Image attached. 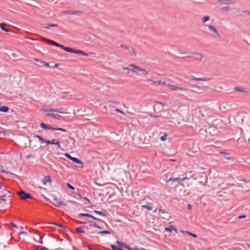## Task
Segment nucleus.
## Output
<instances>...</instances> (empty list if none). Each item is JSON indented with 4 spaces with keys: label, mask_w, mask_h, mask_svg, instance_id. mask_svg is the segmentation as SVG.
Returning <instances> with one entry per match:
<instances>
[{
    "label": "nucleus",
    "mask_w": 250,
    "mask_h": 250,
    "mask_svg": "<svg viewBox=\"0 0 250 250\" xmlns=\"http://www.w3.org/2000/svg\"><path fill=\"white\" fill-rule=\"evenodd\" d=\"M116 243L118 245L114 244L111 245L113 250H125L124 249L127 250H141L137 247L132 248L129 245L121 241H117Z\"/></svg>",
    "instance_id": "obj_1"
},
{
    "label": "nucleus",
    "mask_w": 250,
    "mask_h": 250,
    "mask_svg": "<svg viewBox=\"0 0 250 250\" xmlns=\"http://www.w3.org/2000/svg\"><path fill=\"white\" fill-rule=\"evenodd\" d=\"M42 40L50 45L60 47L65 51L66 47L64 46L63 45L61 44L54 41L45 38H42Z\"/></svg>",
    "instance_id": "obj_2"
},
{
    "label": "nucleus",
    "mask_w": 250,
    "mask_h": 250,
    "mask_svg": "<svg viewBox=\"0 0 250 250\" xmlns=\"http://www.w3.org/2000/svg\"><path fill=\"white\" fill-rule=\"evenodd\" d=\"M17 194L22 200H27L32 198V195L25 190L21 189L17 192Z\"/></svg>",
    "instance_id": "obj_3"
},
{
    "label": "nucleus",
    "mask_w": 250,
    "mask_h": 250,
    "mask_svg": "<svg viewBox=\"0 0 250 250\" xmlns=\"http://www.w3.org/2000/svg\"><path fill=\"white\" fill-rule=\"evenodd\" d=\"M78 216L80 217H88V218H90V219H92L94 220L97 221L99 222H104V221L102 219L98 218H96V217H94V216H93L90 214H88V213H81L79 214Z\"/></svg>",
    "instance_id": "obj_4"
},
{
    "label": "nucleus",
    "mask_w": 250,
    "mask_h": 250,
    "mask_svg": "<svg viewBox=\"0 0 250 250\" xmlns=\"http://www.w3.org/2000/svg\"><path fill=\"white\" fill-rule=\"evenodd\" d=\"M188 179L189 178H187V177H185L184 178H180V177H177V178H171L167 181V183H168L170 182H171L172 183H173L175 182H179L180 181H184L186 179Z\"/></svg>",
    "instance_id": "obj_5"
},
{
    "label": "nucleus",
    "mask_w": 250,
    "mask_h": 250,
    "mask_svg": "<svg viewBox=\"0 0 250 250\" xmlns=\"http://www.w3.org/2000/svg\"><path fill=\"white\" fill-rule=\"evenodd\" d=\"M53 204L57 207H60L61 206H66V204L64 202L58 201L55 197H54Z\"/></svg>",
    "instance_id": "obj_6"
},
{
    "label": "nucleus",
    "mask_w": 250,
    "mask_h": 250,
    "mask_svg": "<svg viewBox=\"0 0 250 250\" xmlns=\"http://www.w3.org/2000/svg\"><path fill=\"white\" fill-rule=\"evenodd\" d=\"M86 229L87 230H89V228L86 226H81L76 229V231L78 233H84L85 231L84 229Z\"/></svg>",
    "instance_id": "obj_7"
},
{
    "label": "nucleus",
    "mask_w": 250,
    "mask_h": 250,
    "mask_svg": "<svg viewBox=\"0 0 250 250\" xmlns=\"http://www.w3.org/2000/svg\"><path fill=\"white\" fill-rule=\"evenodd\" d=\"M40 126L41 127V128H42V129L45 130H54V127L49 125H47L45 123H41L40 124Z\"/></svg>",
    "instance_id": "obj_8"
},
{
    "label": "nucleus",
    "mask_w": 250,
    "mask_h": 250,
    "mask_svg": "<svg viewBox=\"0 0 250 250\" xmlns=\"http://www.w3.org/2000/svg\"><path fill=\"white\" fill-rule=\"evenodd\" d=\"M168 87L172 90H182V91H187V89H186L185 88L179 87V86H176V85H174L173 84H168Z\"/></svg>",
    "instance_id": "obj_9"
},
{
    "label": "nucleus",
    "mask_w": 250,
    "mask_h": 250,
    "mask_svg": "<svg viewBox=\"0 0 250 250\" xmlns=\"http://www.w3.org/2000/svg\"><path fill=\"white\" fill-rule=\"evenodd\" d=\"M87 223L89 224V226L90 227H94L96 228L99 229H102V228L100 226L98 225L96 222L93 221H88Z\"/></svg>",
    "instance_id": "obj_10"
},
{
    "label": "nucleus",
    "mask_w": 250,
    "mask_h": 250,
    "mask_svg": "<svg viewBox=\"0 0 250 250\" xmlns=\"http://www.w3.org/2000/svg\"><path fill=\"white\" fill-rule=\"evenodd\" d=\"M165 230L168 232H171L172 231H174L176 233L178 232L177 229L173 225H170L168 227L166 228Z\"/></svg>",
    "instance_id": "obj_11"
},
{
    "label": "nucleus",
    "mask_w": 250,
    "mask_h": 250,
    "mask_svg": "<svg viewBox=\"0 0 250 250\" xmlns=\"http://www.w3.org/2000/svg\"><path fill=\"white\" fill-rule=\"evenodd\" d=\"M33 137L34 138H37L39 141L41 143H46V140L44 139H43L42 137H41V136H40L38 134H37L36 133H33Z\"/></svg>",
    "instance_id": "obj_12"
},
{
    "label": "nucleus",
    "mask_w": 250,
    "mask_h": 250,
    "mask_svg": "<svg viewBox=\"0 0 250 250\" xmlns=\"http://www.w3.org/2000/svg\"><path fill=\"white\" fill-rule=\"evenodd\" d=\"M71 161L79 165H80L81 167H83V162L81 160L78 159L77 158L73 157Z\"/></svg>",
    "instance_id": "obj_13"
},
{
    "label": "nucleus",
    "mask_w": 250,
    "mask_h": 250,
    "mask_svg": "<svg viewBox=\"0 0 250 250\" xmlns=\"http://www.w3.org/2000/svg\"><path fill=\"white\" fill-rule=\"evenodd\" d=\"M193 54L195 56L193 58H194L195 59L200 60L201 61L203 58L204 57V55L198 52H194L193 53Z\"/></svg>",
    "instance_id": "obj_14"
},
{
    "label": "nucleus",
    "mask_w": 250,
    "mask_h": 250,
    "mask_svg": "<svg viewBox=\"0 0 250 250\" xmlns=\"http://www.w3.org/2000/svg\"><path fill=\"white\" fill-rule=\"evenodd\" d=\"M46 116L47 117H52L54 119H56L57 120H60L62 118V116L61 115L53 113H47L46 114Z\"/></svg>",
    "instance_id": "obj_15"
},
{
    "label": "nucleus",
    "mask_w": 250,
    "mask_h": 250,
    "mask_svg": "<svg viewBox=\"0 0 250 250\" xmlns=\"http://www.w3.org/2000/svg\"><path fill=\"white\" fill-rule=\"evenodd\" d=\"M208 27L210 31L214 33L217 36H220V34L215 27L211 25H208Z\"/></svg>",
    "instance_id": "obj_16"
},
{
    "label": "nucleus",
    "mask_w": 250,
    "mask_h": 250,
    "mask_svg": "<svg viewBox=\"0 0 250 250\" xmlns=\"http://www.w3.org/2000/svg\"><path fill=\"white\" fill-rule=\"evenodd\" d=\"M217 1L222 4H230L234 3L231 0H217Z\"/></svg>",
    "instance_id": "obj_17"
},
{
    "label": "nucleus",
    "mask_w": 250,
    "mask_h": 250,
    "mask_svg": "<svg viewBox=\"0 0 250 250\" xmlns=\"http://www.w3.org/2000/svg\"><path fill=\"white\" fill-rule=\"evenodd\" d=\"M97 231H91V230H88L86 232V234L90 235V237H92V238H96L97 239L98 238V237L96 235V234H97Z\"/></svg>",
    "instance_id": "obj_18"
},
{
    "label": "nucleus",
    "mask_w": 250,
    "mask_h": 250,
    "mask_svg": "<svg viewBox=\"0 0 250 250\" xmlns=\"http://www.w3.org/2000/svg\"><path fill=\"white\" fill-rule=\"evenodd\" d=\"M9 110V108L5 105L0 106V112L2 113H7Z\"/></svg>",
    "instance_id": "obj_19"
},
{
    "label": "nucleus",
    "mask_w": 250,
    "mask_h": 250,
    "mask_svg": "<svg viewBox=\"0 0 250 250\" xmlns=\"http://www.w3.org/2000/svg\"><path fill=\"white\" fill-rule=\"evenodd\" d=\"M45 224H49V225H54L55 226L59 227V228L63 229H65V227L64 226H63V225H62L61 224H59V223H57L56 222H46V223H45Z\"/></svg>",
    "instance_id": "obj_20"
},
{
    "label": "nucleus",
    "mask_w": 250,
    "mask_h": 250,
    "mask_svg": "<svg viewBox=\"0 0 250 250\" xmlns=\"http://www.w3.org/2000/svg\"><path fill=\"white\" fill-rule=\"evenodd\" d=\"M42 181L43 185H45L47 182H51V179L50 176H46Z\"/></svg>",
    "instance_id": "obj_21"
},
{
    "label": "nucleus",
    "mask_w": 250,
    "mask_h": 250,
    "mask_svg": "<svg viewBox=\"0 0 250 250\" xmlns=\"http://www.w3.org/2000/svg\"><path fill=\"white\" fill-rule=\"evenodd\" d=\"M191 80H193V81H208L209 80V79L203 78H195L193 76H192Z\"/></svg>",
    "instance_id": "obj_22"
},
{
    "label": "nucleus",
    "mask_w": 250,
    "mask_h": 250,
    "mask_svg": "<svg viewBox=\"0 0 250 250\" xmlns=\"http://www.w3.org/2000/svg\"><path fill=\"white\" fill-rule=\"evenodd\" d=\"M57 141L56 139H52L51 140H46V144L47 145H56Z\"/></svg>",
    "instance_id": "obj_23"
},
{
    "label": "nucleus",
    "mask_w": 250,
    "mask_h": 250,
    "mask_svg": "<svg viewBox=\"0 0 250 250\" xmlns=\"http://www.w3.org/2000/svg\"><path fill=\"white\" fill-rule=\"evenodd\" d=\"M5 23H0V28L2 30H3V31H4L5 32H9L10 30L8 29L5 28Z\"/></svg>",
    "instance_id": "obj_24"
},
{
    "label": "nucleus",
    "mask_w": 250,
    "mask_h": 250,
    "mask_svg": "<svg viewBox=\"0 0 250 250\" xmlns=\"http://www.w3.org/2000/svg\"><path fill=\"white\" fill-rule=\"evenodd\" d=\"M97 234H102V235H103V234H112V231H109V230H103V231H97Z\"/></svg>",
    "instance_id": "obj_25"
},
{
    "label": "nucleus",
    "mask_w": 250,
    "mask_h": 250,
    "mask_svg": "<svg viewBox=\"0 0 250 250\" xmlns=\"http://www.w3.org/2000/svg\"><path fill=\"white\" fill-rule=\"evenodd\" d=\"M76 50L77 49H75L71 48V47H66L65 51L67 52L75 54V53L76 52Z\"/></svg>",
    "instance_id": "obj_26"
},
{
    "label": "nucleus",
    "mask_w": 250,
    "mask_h": 250,
    "mask_svg": "<svg viewBox=\"0 0 250 250\" xmlns=\"http://www.w3.org/2000/svg\"><path fill=\"white\" fill-rule=\"evenodd\" d=\"M93 212L97 214H98L100 216H104V217H107V214L104 213L103 211H99V210H94L93 211Z\"/></svg>",
    "instance_id": "obj_27"
},
{
    "label": "nucleus",
    "mask_w": 250,
    "mask_h": 250,
    "mask_svg": "<svg viewBox=\"0 0 250 250\" xmlns=\"http://www.w3.org/2000/svg\"><path fill=\"white\" fill-rule=\"evenodd\" d=\"M58 26V25L57 24H54V23H48L47 24V26H45L44 28L45 29H49L50 27H57Z\"/></svg>",
    "instance_id": "obj_28"
},
{
    "label": "nucleus",
    "mask_w": 250,
    "mask_h": 250,
    "mask_svg": "<svg viewBox=\"0 0 250 250\" xmlns=\"http://www.w3.org/2000/svg\"><path fill=\"white\" fill-rule=\"evenodd\" d=\"M63 14L74 15V11L65 10L62 12Z\"/></svg>",
    "instance_id": "obj_29"
},
{
    "label": "nucleus",
    "mask_w": 250,
    "mask_h": 250,
    "mask_svg": "<svg viewBox=\"0 0 250 250\" xmlns=\"http://www.w3.org/2000/svg\"><path fill=\"white\" fill-rule=\"evenodd\" d=\"M65 109H63V108H62L56 109V112L61 113V114L65 113L66 112L65 111Z\"/></svg>",
    "instance_id": "obj_30"
},
{
    "label": "nucleus",
    "mask_w": 250,
    "mask_h": 250,
    "mask_svg": "<svg viewBox=\"0 0 250 250\" xmlns=\"http://www.w3.org/2000/svg\"><path fill=\"white\" fill-rule=\"evenodd\" d=\"M0 171L2 173H6V174H12L11 173L5 171L3 169V167L2 165H0Z\"/></svg>",
    "instance_id": "obj_31"
},
{
    "label": "nucleus",
    "mask_w": 250,
    "mask_h": 250,
    "mask_svg": "<svg viewBox=\"0 0 250 250\" xmlns=\"http://www.w3.org/2000/svg\"><path fill=\"white\" fill-rule=\"evenodd\" d=\"M142 206L143 208H146L148 211L152 209V207L148 205H143Z\"/></svg>",
    "instance_id": "obj_32"
},
{
    "label": "nucleus",
    "mask_w": 250,
    "mask_h": 250,
    "mask_svg": "<svg viewBox=\"0 0 250 250\" xmlns=\"http://www.w3.org/2000/svg\"><path fill=\"white\" fill-rule=\"evenodd\" d=\"M234 90L235 91H239V92H247L244 89L241 88L239 87H234Z\"/></svg>",
    "instance_id": "obj_33"
},
{
    "label": "nucleus",
    "mask_w": 250,
    "mask_h": 250,
    "mask_svg": "<svg viewBox=\"0 0 250 250\" xmlns=\"http://www.w3.org/2000/svg\"><path fill=\"white\" fill-rule=\"evenodd\" d=\"M76 54H81L83 56H87V54L84 52L83 51L80 50H76V52L75 53Z\"/></svg>",
    "instance_id": "obj_34"
},
{
    "label": "nucleus",
    "mask_w": 250,
    "mask_h": 250,
    "mask_svg": "<svg viewBox=\"0 0 250 250\" xmlns=\"http://www.w3.org/2000/svg\"><path fill=\"white\" fill-rule=\"evenodd\" d=\"M54 130L55 131V130H59V131H61L62 132H68V131L63 128H61V127H54Z\"/></svg>",
    "instance_id": "obj_35"
},
{
    "label": "nucleus",
    "mask_w": 250,
    "mask_h": 250,
    "mask_svg": "<svg viewBox=\"0 0 250 250\" xmlns=\"http://www.w3.org/2000/svg\"><path fill=\"white\" fill-rule=\"evenodd\" d=\"M210 17L209 16H206L203 17L202 19V22L203 23H205L206 22L208 21L209 20Z\"/></svg>",
    "instance_id": "obj_36"
},
{
    "label": "nucleus",
    "mask_w": 250,
    "mask_h": 250,
    "mask_svg": "<svg viewBox=\"0 0 250 250\" xmlns=\"http://www.w3.org/2000/svg\"><path fill=\"white\" fill-rule=\"evenodd\" d=\"M83 13V12L81 11H74V15H77L78 16H81V15Z\"/></svg>",
    "instance_id": "obj_37"
},
{
    "label": "nucleus",
    "mask_w": 250,
    "mask_h": 250,
    "mask_svg": "<svg viewBox=\"0 0 250 250\" xmlns=\"http://www.w3.org/2000/svg\"><path fill=\"white\" fill-rule=\"evenodd\" d=\"M124 70H130L132 72L134 73H136V74H137L138 75H139L138 74V72H137L136 71L133 70V69H130L127 67H124L123 68Z\"/></svg>",
    "instance_id": "obj_38"
},
{
    "label": "nucleus",
    "mask_w": 250,
    "mask_h": 250,
    "mask_svg": "<svg viewBox=\"0 0 250 250\" xmlns=\"http://www.w3.org/2000/svg\"><path fill=\"white\" fill-rule=\"evenodd\" d=\"M154 83H157L158 84L166 85V83L162 81H154Z\"/></svg>",
    "instance_id": "obj_39"
},
{
    "label": "nucleus",
    "mask_w": 250,
    "mask_h": 250,
    "mask_svg": "<svg viewBox=\"0 0 250 250\" xmlns=\"http://www.w3.org/2000/svg\"><path fill=\"white\" fill-rule=\"evenodd\" d=\"M167 136V134L165 133L164 135L160 137V139L162 141H165L166 140V137Z\"/></svg>",
    "instance_id": "obj_40"
},
{
    "label": "nucleus",
    "mask_w": 250,
    "mask_h": 250,
    "mask_svg": "<svg viewBox=\"0 0 250 250\" xmlns=\"http://www.w3.org/2000/svg\"><path fill=\"white\" fill-rule=\"evenodd\" d=\"M66 185L68 188H70L71 190H74L75 189L74 187L72 186L70 184L67 183Z\"/></svg>",
    "instance_id": "obj_41"
},
{
    "label": "nucleus",
    "mask_w": 250,
    "mask_h": 250,
    "mask_svg": "<svg viewBox=\"0 0 250 250\" xmlns=\"http://www.w3.org/2000/svg\"><path fill=\"white\" fill-rule=\"evenodd\" d=\"M129 67H133L134 68V69L138 70L139 69V67L137 65H136L135 64H130L129 65Z\"/></svg>",
    "instance_id": "obj_42"
},
{
    "label": "nucleus",
    "mask_w": 250,
    "mask_h": 250,
    "mask_svg": "<svg viewBox=\"0 0 250 250\" xmlns=\"http://www.w3.org/2000/svg\"><path fill=\"white\" fill-rule=\"evenodd\" d=\"M139 70V71H142V72H143V73H144V74L145 75H147V74H148V71H146V69H142V68H141L139 67V70Z\"/></svg>",
    "instance_id": "obj_43"
},
{
    "label": "nucleus",
    "mask_w": 250,
    "mask_h": 250,
    "mask_svg": "<svg viewBox=\"0 0 250 250\" xmlns=\"http://www.w3.org/2000/svg\"><path fill=\"white\" fill-rule=\"evenodd\" d=\"M108 102L110 103H113L116 104H120V102L118 101H113V100H109Z\"/></svg>",
    "instance_id": "obj_44"
},
{
    "label": "nucleus",
    "mask_w": 250,
    "mask_h": 250,
    "mask_svg": "<svg viewBox=\"0 0 250 250\" xmlns=\"http://www.w3.org/2000/svg\"><path fill=\"white\" fill-rule=\"evenodd\" d=\"M222 10H224L226 12H228L229 10H230V7L229 6H225L221 9Z\"/></svg>",
    "instance_id": "obj_45"
},
{
    "label": "nucleus",
    "mask_w": 250,
    "mask_h": 250,
    "mask_svg": "<svg viewBox=\"0 0 250 250\" xmlns=\"http://www.w3.org/2000/svg\"><path fill=\"white\" fill-rule=\"evenodd\" d=\"M6 196H7L6 194H3L2 195L0 196V200L2 201H5V198L6 197Z\"/></svg>",
    "instance_id": "obj_46"
},
{
    "label": "nucleus",
    "mask_w": 250,
    "mask_h": 250,
    "mask_svg": "<svg viewBox=\"0 0 250 250\" xmlns=\"http://www.w3.org/2000/svg\"><path fill=\"white\" fill-rule=\"evenodd\" d=\"M56 146H57L60 149L62 150H64V149L62 148V147L61 146L60 143L59 141H57V143L56 144Z\"/></svg>",
    "instance_id": "obj_47"
},
{
    "label": "nucleus",
    "mask_w": 250,
    "mask_h": 250,
    "mask_svg": "<svg viewBox=\"0 0 250 250\" xmlns=\"http://www.w3.org/2000/svg\"><path fill=\"white\" fill-rule=\"evenodd\" d=\"M64 156L67 157L68 159H69L70 160H71L72 159V158H73L72 156H71L68 153H64Z\"/></svg>",
    "instance_id": "obj_48"
},
{
    "label": "nucleus",
    "mask_w": 250,
    "mask_h": 250,
    "mask_svg": "<svg viewBox=\"0 0 250 250\" xmlns=\"http://www.w3.org/2000/svg\"><path fill=\"white\" fill-rule=\"evenodd\" d=\"M120 46L122 48H125L126 49H127L128 50H130V47L128 46H126V45H125L123 44H121L120 45Z\"/></svg>",
    "instance_id": "obj_49"
},
{
    "label": "nucleus",
    "mask_w": 250,
    "mask_h": 250,
    "mask_svg": "<svg viewBox=\"0 0 250 250\" xmlns=\"http://www.w3.org/2000/svg\"><path fill=\"white\" fill-rule=\"evenodd\" d=\"M40 62L41 63H42L45 66H47V67H49V64L48 62H44L43 61H40Z\"/></svg>",
    "instance_id": "obj_50"
},
{
    "label": "nucleus",
    "mask_w": 250,
    "mask_h": 250,
    "mask_svg": "<svg viewBox=\"0 0 250 250\" xmlns=\"http://www.w3.org/2000/svg\"><path fill=\"white\" fill-rule=\"evenodd\" d=\"M115 111H116L117 112H119L122 114H125V112L124 111H123L122 110H120V109L119 108H116L115 110Z\"/></svg>",
    "instance_id": "obj_51"
},
{
    "label": "nucleus",
    "mask_w": 250,
    "mask_h": 250,
    "mask_svg": "<svg viewBox=\"0 0 250 250\" xmlns=\"http://www.w3.org/2000/svg\"><path fill=\"white\" fill-rule=\"evenodd\" d=\"M149 116L150 117H151L152 118H159V117H161L162 116L161 115L157 116V115H152L151 114H150Z\"/></svg>",
    "instance_id": "obj_52"
},
{
    "label": "nucleus",
    "mask_w": 250,
    "mask_h": 250,
    "mask_svg": "<svg viewBox=\"0 0 250 250\" xmlns=\"http://www.w3.org/2000/svg\"><path fill=\"white\" fill-rule=\"evenodd\" d=\"M128 51H130V52H132L133 53V54H134L135 56H136V51H135V50L134 49V48H132V47H130V50H128Z\"/></svg>",
    "instance_id": "obj_53"
},
{
    "label": "nucleus",
    "mask_w": 250,
    "mask_h": 250,
    "mask_svg": "<svg viewBox=\"0 0 250 250\" xmlns=\"http://www.w3.org/2000/svg\"><path fill=\"white\" fill-rule=\"evenodd\" d=\"M188 234H189V235L191 236L192 237H193L194 238H196L197 237V234H196L195 233H193L192 232H188Z\"/></svg>",
    "instance_id": "obj_54"
},
{
    "label": "nucleus",
    "mask_w": 250,
    "mask_h": 250,
    "mask_svg": "<svg viewBox=\"0 0 250 250\" xmlns=\"http://www.w3.org/2000/svg\"><path fill=\"white\" fill-rule=\"evenodd\" d=\"M225 159L227 160H233L234 158L232 157L225 156Z\"/></svg>",
    "instance_id": "obj_55"
},
{
    "label": "nucleus",
    "mask_w": 250,
    "mask_h": 250,
    "mask_svg": "<svg viewBox=\"0 0 250 250\" xmlns=\"http://www.w3.org/2000/svg\"><path fill=\"white\" fill-rule=\"evenodd\" d=\"M246 217V216L245 215H240L239 216H238L237 217V219H244Z\"/></svg>",
    "instance_id": "obj_56"
},
{
    "label": "nucleus",
    "mask_w": 250,
    "mask_h": 250,
    "mask_svg": "<svg viewBox=\"0 0 250 250\" xmlns=\"http://www.w3.org/2000/svg\"><path fill=\"white\" fill-rule=\"evenodd\" d=\"M7 192L8 193V196L9 197V198H11L13 197V194L9 190H7Z\"/></svg>",
    "instance_id": "obj_57"
},
{
    "label": "nucleus",
    "mask_w": 250,
    "mask_h": 250,
    "mask_svg": "<svg viewBox=\"0 0 250 250\" xmlns=\"http://www.w3.org/2000/svg\"><path fill=\"white\" fill-rule=\"evenodd\" d=\"M26 158L27 159H29V158H34L35 157V156L33 154H29L28 155H27L26 156Z\"/></svg>",
    "instance_id": "obj_58"
},
{
    "label": "nucleus",
    "mask_w": 250,
    "mask_h": 250,
    "mask_svg": "<svg viewBox=\"0 0 250 250\" xmlns=\"http://www.w3.org/2000/svg\"><path fill=\"white\" fill-rule=\"evenodd\" d=\"M27 234V233L25 231H21V232L19 233V235H26Z\"/></svg>",
    "instance_id": "obj_59"
},
{
    "label": "nucleus",
    "mask_w": 250,
    "mask_h": 250,
    "mask_svg": "<svg viewBox=\"0 0 250 250\" xmlns=\"http://www.w3.org/2000/svg\"><path fill=\"white\" fill-rule=\"evenodd\" d=\"M188 208L189 210H191L192 209V206L190 204H188Z\"/></svg>",
    "instance_id": "obj_60"
},
{
    "label": "nucleus",
    "mask_w": 250,
    "mask_h": 250,
    "mask_svg": "<svg viewBox=\"0 0 250 250\" xmlns=\"http://www.w3.org/2000/svg\"><path fill=\"white\" fill-rule=\"evenodd\" d=\"M38 248H40L41 249V250H48L47 249H46L44 247H40L39 246H38Z\"/></svg>",
    "instance_id": "obj_61"
},
{
    "label": "nucleus",
    "mask_w": 250,
    "mask_h": 250,
    "mask_svg": "<svg viewBox=\"0 0 250 250\" xmlns=\"http://www.w3.org/2000/svg\"><path fill=\"white\" fill-rule=\"evenodd\" d=\"M10 224H11V226H12L13 227L16 228H17V226L15 224L13 223V222H11Z\"/></svg>",
    "instance_id": "obj_62"
},
{
    "label": "nucleus",
    "mask_w": 250,
    "mask_h": 250,
    "mask_svg": "<svg viewBox=\"0 0 250 250\" xmlns=\"http://www.w3.org/2000/svg\"><path fill=\"white\" fill-rule=\"evenodd\" d=\"M83 199H84V200H86V201L88 202H90V201L86 197H82V198Z\"/></svg>",
    "instance_id": "obj_63"
},
{
    "label": "nucleus",
    "mask_w": 250,
    "mask_h": 250,
    "mask_svg": "<svg viewBox=\"0 0 250 250\" xmlns=\"http://www.w3.org/2000/svg\"><path fill=\"white\" fill-rule=\"evenodd\" d=\"M244 13L247 14L248 15H250V11H244Z\"/></svg>",
    "instance_id": "obj_64"
}]
</instances>
